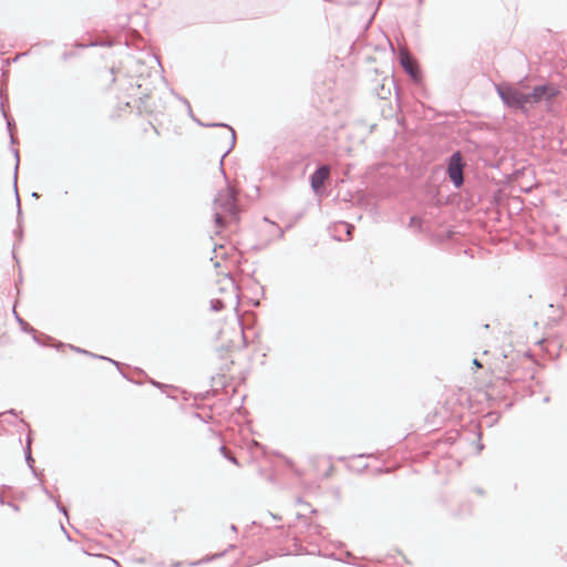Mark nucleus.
<instances>
[{
    "instance_id": "7",
    "label": "nucleus",
    "mask_w": 567,
    "mask_h": 567,
    "mask_svg": "<svg viewBox=\"0 0 567 567\" xmlns=\"http://www.w3.org/2000/svg\"><path fill=\"white\" fill-rule=\"evenodd\" d=\"M400 63L402 68L410 74V76L414 80L420 79V70L416 61L409 53L405 48H401L399 52Z\"/></svg>"
},
{
    "instance_id": "9",
    "label": "nucleus",
    "mask_w": 567,
    "mask_h": 567,
    "mask_svg": "<svg viewBox=\"0 0 567 567\" xmlns=\"http://www.w3.org/2000/svg\"><path fill=\"white\" fill-rule=\"evenodd\" d=\"M140 112L152 113L155 109V102L151 95H146L145 99H141L140 105L137 106Z\"/></svg>"
},
{
    "instance_id": "2",
    "label": "nucleus",
    "mask_w": 567,
    "mask_h": 567,
    "mask_svg": "<svg viewBox=\"0 0 567 567\" xmlns=\"http://www.w3.org/2000/svg\"><path fill=\"white\" fill-rule=\"evenodd\" d=\"M497 92L503 102L509 107L524 109L528 105L527 93H524L519 87L513 85H499Z\"/></svg>"
},
{
    "instance_id": "11",
    "label": "nucleus",
    "mask_w": 567,
    "mask_h": 567,
    "mask_svg": "<svg viewBox=\"0 0 567 567\" xmlns=\"http://www.w3.org/2000/svg\"><path fill=\"white\" fill-rule=\"evenodd\" d=\"M143 131H144V133L152 132L153 135H155V136H157L159 134L157 128L151 122L147 123V126L144 127Z\"/></svg>"
},
{
    "instance_id": "14",
    "label": "nucleus",
    "mask_w": 567,
    "mask_h": 567,
    "mask_svg": "<svg viewBox=\"0 0 567 567\" xmlns=\"http://www.w3.org/2000/svg\"><path fill=\"white\" fill-rule=\"evenodd\" d=\"M473 363L477 367V368H482L483 364L477 360V359H474Z\"/></svg>"
},
{
    "instance_id": "8",
    "label": "nucleus",
    "mask_w": 567,
    "mask_h": 567,
    "mask_svg": "<svg viewBox=\"0 0 567 567\" xmlns=\"http://www.w3.org/2000/svg\"><path fill=\"white\" fill-rule=\"evenodd\" d=\"M330 176V167L323 165L319 167L311 176V187L316 193H319L323 187L324 182Z\"/></svg>"
},
{
    "instance_id": "6",
    "label": "nucleus",
    "mask_w": 567,
    "mask_h": 567,
    "mask_svg": "<svg viewBox=\"0 0 567 567\" xmlns=\"http://www.w3.org/2000/svg\"><path fill=\"white\" fill-rule=\"evenodd\" d=\"M559 94V90L554 85H539L534 87L532 93H527L528 104H536L543 100L551 101Z\"/></svg>"
},
{
    "instance_id": "1",
    "label": "nucleus",
    "mask_w": 567,
    "mask_h": 567,
    "mask_svg": "<svg viewBox=\"0 0 567 567\" xmlns=\"http://www.w3.org/2000/svg\"><path fill=\"white\" fill-rule=\"evenodd\" d=\"M215 233H226L229 238L239 233V210L230 189L220 193L214 202Z\"/></svg>"
},
{
    "instance_id": "10",
    "label": "nucleus",
    "mask_w": 567,
    "mask_h": 567,
    "mask_svg": "<svg viewBox=\"0 0 567 567\" xmlns=\"http://www.w3.org/2000/svg\"><path fill=\"white\" fill-rule=\"evenodd\" d=\"M184 566H186V563L179 561V560H173V559L162 564V567H184Z\"/></svg>"
},
{
    "instance_id": "3",
    "label": "nucleus",
    "mask_w": 567,
    "mask_h": 567,
    "mask_svg": "<svg viewBox=\"0 0 567 567\" xmlns=\"http://www.w3.org/2000/svg\"><path fill=\"white\" fill-rule=\"evenodd\" d=\"M218 292L220 298L218 302L224 307L225 303L236 302L238 300V288L230 277H223L218 280Z\"/></svg>"
},
{
    "instance_id": "12",
    "label": "nucleus",
    "mask_w": 567,
    "mask_h": 567,
    "mask_svg": "<svg viewBox=\"0 0 567 567\" xmlns=\"http://www.w3.org/2000/svg\"><path fill=\"white\" fill-rule=\"evenodd\" d=\"M333 465L331 462L328 463V472L326 473V476H330L333 472Z\"/></svg>"
},
{
    "instance_id": "4",
    "label": "nucleus",
    "mask_w": 567,
    "mask_h": 567,
    "mask_svg": "<svg viewBox=\"0 0 567 567\" xmlns=\"http://www.w3.org/2000/svg\"><path fill=\"white\" fill-rule=\"evenodd\" d=\"M464 162L460 152H455L449 159L447 164V175L455 187H461L463 185V169Z\"/></svg>"
},
{
    "instance_id": "5",
    "label": "nucleus",
    "mask_w": 567,
    "mask_h": 567,
    "mask_svg": "<svg viewBox=\"0 0 567 567\" xmlns=\"http://www.w3.org/2000/svg\"><path fill=\"white\" fill-rule=\"evenodd\" d=\"M491 373L496 375L498 379L507 380L513 370V361L508 360L506 355L503 358H495L493 361L487 363Z\"/></svg>"
},
{
    "instance_id": "13",
    "label": "nucleus",
    "mask_w": 567,
    "mask_h": 567,
    "mask_svg": "<svg viewBox=\"0 0 567 567\" xmlns=\"http://www.w3.org/2000/svg\"><path fill=\"white\" fill-rule=\"evenodd\" d=\"M346 226H347V233H348V235L350 236V235H351V231H352V229H353L354 227H353L352 225H348V224H346Z\"/></svg>"
},
{
    "instance_id": "16",
    "label": "nucleus",
    "mask_w": 567,
    "mask_h": 567,
    "mask_svg": "<svg viewBox=\"0 0 567 567\" xmlns=\"http://www.w3.org/2000/svg\"><path fill=\"white\" fill-rule=\"evenodd\" d=\"M236 244H237V243L231 244V249H236Z\"/></svg>"
},
{
    "instance_id": "15",
    "label": "nucleus",
    "mask_w": 567,
    "mask_h": 567,
    "mask_svg": "<svg viewBox=\"0 0 567 567\" xmlns=\"http://www.w3.org/2000/svg\"><path fill=\"white\" fill-rule=\"evenodd\" d=\"M224 249H225V247H224L223 245H220V246L218 247V250H220V251H221V250H224ZM215 252H217V249H215Z\"/></svg>"
}]
</instances>
